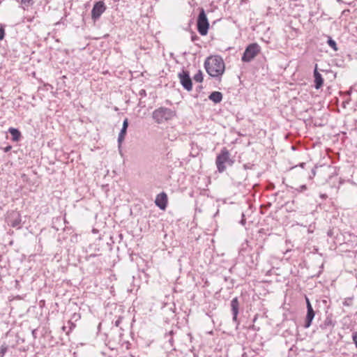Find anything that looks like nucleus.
I'll use <instances>...</instances> for the list:
<instances>
[{
  "label": "nucleus",
  "mask_w": 357,
  "mask_h": 357,
  "mask_svg": "<svg viewBox=\"0 0 357 357\" xmlns=\"http://www.w3.org/2000/svg\"><path fill=\"white\" fill-rule=\"evenodd\" d=\"M314 316H315V312L313 310V308L307 310V314H306L305 324H304L305 328H307L311 326L312 320L314 318Z\"/></svg>",
  "instance_id": "nucleus-15"
},
{
  "label": "nucleus",
  "mask_w": 357,
  "mask_h": 357,
  "mask_svg": "<svg viewBox=\"0 0 357 357\" xmlns=\"http://www.w3.org/2000/svg\"><path fill=\"white\" fill-rule=\"evenodd\" d=\"M208 98L214 103H219L222 100V94L220 91H213L209 95Z\"/></svg>",
  "instance_id": "nucleus-17"
},
{
  "label": "nucleus",
  "mask_w": 357,
  "mask_h": 357,
  "mask_svg": "<svg viewBox=\"0 0 357 357\" xmlns=\"http://www.w3.org/2000/svg\"><path fill=\"white\" fill-rule=\"evenodd\" d=\"M307 190V186H306V185H300V186L296 189V190H297L298 192H303V191H305V190Z\"/></svg>",
  "instance_id": "nucleus-25"
},
{
  "label": "nucleus",
  "mask_w": 357,
  "mask_h": 357,
  "mask_svg": "<svg viewBox=\"0 0 357 357\" xmlns=\"http://www.w3.org/2000/svg\"><path fill=\"white\" fill-rule=\"evenodd\" d=\"M155 205L160 209L164 210L167 204V195L165 192H162L156 196L155 200Z\"/></svg>",
  "instance_id": "nucleus-12"
},
{
  "label": "nucleus",
  "mask_w": 357,
  "mask_h": 357,
  "mask_svg": "<svg viewBox=\"0 0 357 357\" xmlns=\"http://www.w3.org/2000/svg\"><path fill=\"white\" fill-rule=\"evenodd\" d=\"M311 175L310 176V178H312V177H314L315 175H316V170H315V168H312V171H311Z\"/></svg>",
  "instance_id": "nucleus-31"
},
{
  "label": "nucleus",
  "mask_w": 357,
  "mask_h": 357,
  "mask_svg": "<svg viewBox=\"0 0 357 357\" xmlns=\"http://www.w3.org/2000/svg\"><path fill=\"white\" fill-rule=\"evenodd\" d=\"M352 340L357 349V331L352 333Z\"/></svg>",
  "instance_id": "nucleus-23"
},
{
  "label": "nucleus",
  "mask_w": 357,
  "mask_h": 357,
  "mask_svg": "<svg viewBox=\"0 0 357 357\" xmlns=\"http://www.w3.org/2000/svg\"><path fill=\"white\" fill-rule=\"evenodd\" d=\"M178 77L179 78L180 83L182 85V86L188 91H191L192 82L189 72L183 70L181 73L178 74Z\"/></svg>",
  "instance_id": "nucleus-8"
},
{
  "label": "nucleus",
  "mask_w": 357,
  "mask_h": 357,
  "mask_svg": "<svg viewBox=\"0 0 357 357\" xmlns=\"http://www.w3.org/2000/svg\"><path fill=\"white\" fill-rule=\"evenodd\" d=\"M231 311L232 314V320L235 323L238 322V314L239 312L240 303L237 297L234 298L231 301Z\"/></svg>",
  "instance_id": "nucleus-11"
},
{
  "label": "nucleus",
  "mask_w": 357,
  "mask_h": 357,
  "mask_svg": "<svg viewBox=\"0 0 357 357\" xmlns=\"http://www.w3.org/2000/svg\"><path fill=\"white\" fill-rule=\"evenodd\" d=\"M106 6L103 1H98L93 4L91 10V18L96 22L98 20L101 15L105 11Z\"/></svg>",
  "instance_id": "nucleus-9"
},
{
  "label": "nucleus",
  "mask_w": 357,
  "mask_h": 357,
  "mask_svg": "<svg viewBox=\"0 0 357 357\" xmlns=\"http://www.w3.org/2000/svg\"><path fill=\"white\" fill-rule=\"evenodd\" d=\"M197 31L202 36H206L209 28V23L203 8L201 9L197 21Z\"/></svg>",
  "instance_id": "nucleus-5"
},
{
  "label": "nucleus",
  "mask_w": 357,
  "mask_h": 357,
  "mask_svg": "<svg viewBox=\"0 0 357 357\" xmlns=\"http://www.w3.org/2000/svg\"><path fill=\"white\" fill-rule=\"evenodd\" d=\"M20 2L22 8L25 10L26 8L33 4V0H17Z\"/></svg>",
  "instance_id": "nucleus-19"
},
{
  "label": "nucleus",
  "mask_w": 357,
  "mask_h": 357,
  "mask_svg": "<svg viewBox=\"0 0 357 357\" xmlns=\"http://www.w3.org/2000/svg\"><path fill=\"white\" fill-rule=\"evenodd\" d=\"M204 67L208 74L213 77H219L225 72V63L220 56L208 57L204 63Z\"/></svg>",
  "instance_id": "nucleus-1"
},
{
  "label": "nucleus",
  "mask_w": 357,
  "mask_h": 357,
  "mask_svg": "<svg viewBox=\"0 0 357 357\" xmlns=\"http://www.w3.org/2000/svg\"><path fill=\"white\" fill-rule=\"evenodd\" d=\"M336 325V321L333 319L332 313L326 314L325 319L320 324L319 328L325 333L327 337L332 334Z\"/></svg>",
  "instance_id": "nucleus-6"
},
{
  "label": "nucleus",
  "mask_w": 357,
  "mask_h": 357,
  "mask_svg": "<svg viewBox=\"0 0 357 357\" xmlns=\"http://www.w3.org/2000/svg\"><path fill=\"white\" fill-rule=\"evenodd\" d=\"M337 1L340 2V1H341V0H337Z\"/></svg>",
  "instance_id": "nucleus-37"
},
{
  "label": "nucleus",
  "mask_w": 357,
  "mask_h": 357,
  "mask_svg": "<svg viewBox=\"0 0 357 357\" xmlns=\"http://www.w3.org/2000/svg\"><path fill=\"white\" fill-rule=\"evenodd\" d=\"M327 43L333 50H337L336 42L331 37H328Z\"/></svg>",
  "instance_id": "nucleus-20"
},
{
  "label": "nucleus",
  "mask_w": 357,
  "mask_h": 357,
  "mask_svg": "<svg viewBox=\"0 0 357 357\" xmlns=\"http://www.w3.org/2000/svg\"><path fill=\"white\" fill-rule=\"evenodd\" d=\"M233 161L230 159V154L226 148H223L220 153L217 155L215 164L219 172H223L226 169L225 164L228 163L231 165Z\"/></svg>",
  "instance_id": "nucleus-3"
},
{
  "label": "nucleus",
  "mask_w": 357,
  "mask_h": 357,
  "mask_svg": "<svg viewBox=\"0 0 357 357\" xmlns=\"http://www.w3.org/2000/svg\"><path fill=\"white\" fill-rule=\"evenodd\" d=\"M122 127L128 128V119H125L123 120V126Z\"/></svg>",
  "instance_id": "nucleus-29"
},
{
  "label": "nucleus",
  "mask_w": 357,
  "mask_h": 357,
  "mask_svg": "<svg viewBox=\"0 0 357 357\" xmlns=\"http://www.w3.org/2000/svg\"><path fill=\"white\" fill-rule=\"evenodd\" d=\"M11 149H12V146L10 145H8L3 148V151L5 153H7V152L10 151L11 150Z\"/></svg>",
  "instance_id": "nucleus-30"
},
{
  "label": "nucleus",
  "mask_w": 357,
  "mask_h": 357,
  "mask_svg": "<svg viewBox=\"0 0 357 357\" xmlns=\"http://www.w3.org/2000/svg\"><path fill=\"white\" fill-rule=\"evenodd\" d=\"M314 87L316 89H319L323 86L324 79L322 75L317 70V65L315 66L314 70Z\"/></svg>",
  "instance_id": "nucleus-13"
},
{
  "label": "nucleus",
  "mask_w": 357,
  "mask_h": 357,
  "mask_svg": "<svg viewBox=\"0 0 357 357\" xmlns=\"http://www.w3.org/2000/svg\"><path fill=\"white\" fill-rule=\"evenodd\" d=\"M127 129L128 128L122 127V128H121V131H120V132L119 134V136H118V143H119V145L124 140L125 136H126V132H127Z\"/></svg>",
  "instance_id": "nucleus-18"
},
{
  "label": "nucleus",
  "mask_w": 357,
  "mask_h": 357,
  "mask_svg": "<svg viewBox=\"0 0 357 357\" xmlns=\"http://www.w3.org/2000/svg\"><path fill=\"white\" fill-rule=\"evenodd\" d=\"M120 323H121V319H119L118 320H116V321H115V326H119V324H120Z\"/></svg>",
  "instance_id": "nucleus-32"
},
{
  "label": "nucleus",
  "mask_w": 357,
  "mask_h": 357,
  "mask_svg": "<svg viewBox=\"0 0 357 357\" xmlns=\"http://www.w3.org/2000/svg\"><path fill=\"white\" fill-rule=\"evenodd\" d=\"M261 51L260 46L256 43H251L248 45L242 56L241 60L243 62H250Z\"/></svg>",
  "instance_id": "nucleus-4"
},
{
  "label": "nucleus",
  "mask_w": 357,
  "mask_h": 357,
  "mask_svg": "<svg viewBox=\"0 0 357 357\" xmlns=\"http://www.w3.org/2000/svg\"><path fill=\"white\" fill-rule=\"evenodd\" d=\"M202 85H199L197 87V91H199L202 89Z\"/></svg>",
  "instance_id": "nucleus-33"
},
{
  "label": "nucleus",
  "mask_w": 357,
  "mask_h": 357,
  "mask_svg": "<svg viewBox=\"0 0 357 357\" xmlns=\"http://www.w3.org/2000/svg\"><path fill=\"white\" fill-rule=\"evenodd\" d=\"M326 197H327V196H326V195H324H324H321V197L322 199H326Z\"/></svg>",
  "instance_id": "nucleus-35"
},
{
  "label": "nucleus",
  "mask_w": 357,
  "mask_h": 357,
  "mask_svg": "<svg viewBox=\"0 0 357 357\" xmlns=\"http://www.w3.org/2000/svg\"><path fill=\"white\" fill-rule=\"evenodd\" d=\"M5 36V29L3 26L0 27V40H3Z\"/></svg>",
  "instance_id": "nucleus-24"
},
{
  "label": "nucleus",
  "mask_w": 357,
  "mask_h": 357,
  "mask_svg": "<svg viewBox=\"0 0 357 357\" xmlns=\"http://www.w3.org/2000/svg\"><path fill=\"white\" fill-rule=\"evenodd\" d=\"M305 302H306L307 310L312 308L311 303H310L309 298L307 296H305Z\"/></svg>",
  "instance_id": "nucleus-26"
},
{
  "label": "nucleus",
  "mask_w": 357,
  "mask_h": 357,
  "mask_svg": "<svg viewBox=\"0 0 357 357\" xmlns=\"http://www.w3.org/2000/svg\"><path fill=\"white\" fill-rule=\"evenodd\" d=\"M352 298H346L343 301V305L344 306H350L351 305Z\"/></svg>",
  "instance_id": "nucleus-22"
},
{
  "label": "nucleus",
  "mask_w": 357,
  "mask_h": 357,
  "mask_svg": "<svg viewBox=\"0 0 357 357\" xmlns=\"http://www.w3.org/2000/svg\"><path fill=\"white\" fill-rule=\"evenodd\" d=\"M8 132L11 135V139L13 141V142H19L21 137H22V135H21V132L20 131L17 129V128H10L8 129Z\"/></svg>",
  "instance_id": "nucleus-16"
},
{
  "label": "nucleus",
  "mask_w": 357,
  "mask_h": 357,
  "mask_svg": "<svg viewBox=\"0 0 357 357\" xmlns=\"http://www.w3.org/2000/svg\"><path fill=\"white\" fill-rule=\"evenodd\" d=\"M175 112L167 107H160L153 112L152 117L157 123H162L172 119Z\"/></svg>",
  "instance_id": "nucleus-2"
},
{
  "label": "nucleus",
  "mask_w": 357,
  "mask_h": 357,
  "mask_svg": "<svg viewBox=\"0 0 357 357\" xmlns=\"http://www.w3.org/2000/svg\"><path fill=\"white\" fill-rule=\"evenodd\" d=\"M16 335L10 333H7L6 334V338L10 339L11 338L12 340H9L8 342H4L0 347V357H3L6 354V353L8 351L9 348H13L16 344Z\"/></svg>",
  "instance_id": "nucleus-7"
},
{
  "label": "nucleus",
  "mask_w": 357,
  "mask_h": 357,
  "mask_svg": "<svg viewBox=\"0 0 357 357\" xmlns=\"http://www.w3.org/2000/svg\"><path fill=\"white\" fill-rule=\"evenodd\" d=\"M198 39H199V37L195 33H192L191 40L195 42Z\"/></svg>",
  "instance_id": "nucleus-28"
},
{
  "label": "nucleus",
  "mask_w": 357,
  "mask_h": 357,
  "mask_svg": "<svg viewBox=\"0 0 357 357\" xmlns=\"http://www.w3.org/2000/svg\"><path fill=\"white\" fill-rule=\"evenodd\" d=\"M305 165V162H301V163H300V164H299V166H300L301 167H302V168H303Z\"/></svg>",
  "instance_id": "nucleus-34"
},
{
  "label": "nucleus",
  "mask_w": 357,
  "mask_h": 357,
  "mask_svg": "<svg viewBox=\"0 0 357 357\" xmlns=\"http://www.w3.org/2000/svg\"><path fill=\"white\" fill-rule=\"evenodd\" d=\"M139 96H140L141 97H145L146 96V90L145 89H141L139 91Z\"/></svg>",
  "instance_id": "nucleus-27"
},
{
  "label": "nucleus",
  "mask_w": 357,
  "mask_h": 357,
  "mask_svg": "<svg viewBox=\"0 0 357 357\" xmlns=\"http://www.w3.org/2000/svg\"><path fill=\"white\" fill-rule=\"evenodd\" d=\"M8 222L11 227L20 229L21 228V215L18 212H13L8 218Z\"/></svg>",
  "instance_id": "nucleus-10"
},
{
  "label": "nucleus",
  "mask_w": 357,
  "mask_h": 357,
  "mask_svg": "<svg viewBox=\"0 0 357 357\" xmlns=\"http://www.w3.org/2000/svg\"><path fill=\"white\" fill-rule=\"evenodd\" d=\"M174 332L173 330L170 331L168 333H166L165 335V338L166 342L164 344V347L166 349H174V339L173 335Z\"/></svg>",
  "instance_id": "nucleus-14"
},
{
  "label": "nucleus",
  "mask_w": 357,
  "mask_h": 357,
  "mask_svg": "<svg viewBox=\"0 0 357 357\" xmlns=\"http://www.w3.org/2000/svg\"><path fill=\"white\" fill-rule=\"evenodd\" d=\"M244 222H245V220H241V223H242V224H244Z\"/></svg>",
  "instance_id": "nucleus-36"
},
{
  "label": "nucleus",
  "mask_w": 357,
  "mask_h": 357,
  "mask_svg": "<svg viewBox=\"0 0 357 357\" xmlns=\"http://www.w3.org/2000/svg\"><path fill=\"white\" fill-rule=\"evenodd\" d=\"M193 79L195 82H199V83H201L203 82V75H202V73L201 70H199L197 72V73H196L194 77H193Z\"/></svg>",
  "instance_id": "nucleus-21"
}]
</instances>
